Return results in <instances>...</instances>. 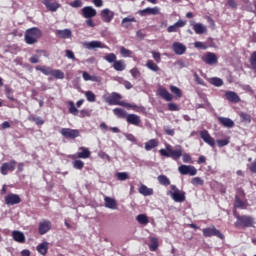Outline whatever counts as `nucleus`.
Returning <instances> with one entry per match:
<instances>
[{"instance_id": "33", "label": "nucleus", "mask_w": 256, "mask_h": 256, "mask_svg": "<svg viewBox=\"0 0 256 256\" xmlns=\"http://www.w3.org/2000/svg\"><path fill=\"white\" fill-rule=\"evenodd\" d=\"M82 77L84 81H94L95 83H99V77L98 76H91L89 72L83 71Z\"/></svg>"}, {"instance_id": "55", "label": "nucleus", "mask_w": 256, "mask_h": 256, "mask_svg": "<svg viewBox=\"0 0 256 256\" xmlns=\"http://www.w3.org/2000/svg\"><path fill=\"white\" fill-rule=\"evenodd\" d=\"M130 73H131L133 79H139L141 77V72L137 68H132L130 70Z\"/></svg>"}, {"instance_id": "7", "label": "nucleus", "mask_w": 256, "mask_h": 256, "mask_svg": "<svg viewBox=\"0 0 256 256\" xmlns=\"http://www.w3.org/2000/svg\"><path fill=\"white\" fill-rule=\"evenodd\" d=\"M53 227V224L50 220L42 219L38 224V232L39 235H46V233H49Z\"/></svg>"}, {"instance_id": "53", "label": "nucleus", "mask_w": 256, "mask_h": 256, "mask_svg": "<svg viewBox=\"0 0 256 256\" xmlns=\"http://www.w3.org/2000/svg\"><path fill=\"white\" fill-rule=\"evenodd\" d=\"M170 91L171 93H173L174 95H176V97H181V89H179L177 86L171 85L170 86Z\"/></svg>"}, {"instance_id": "38", "label": "nucleus", "mask_w": 256, "mask_h": 256, "mask_svg": "<svg viewBox=\"0 0 256 256\" xmlns=\"http://www.w3.org/2000/svg\"><path fill=\"white\" fill-rule=\"evenodd\" d=\"M86 49H101V42L99 41H91L85 43Z\"/></svg>"}, {"instance_id": "25", "label": "nucleus", "mask_w": 256, "mask_h": 256, "mask_svg": "<svg viewBox=\"0 0 256 256\" xmlns=\"http://www.w3.org/2000/svg\"><path fill=\"white\" fill-rule=\"evenodd\" d=\"M156 147H159V140L150 139L145 143L144 149L146 151H152V149H155Z\"/></svg>"}, {"instance_id": "1", "label": "nucleus", "mask_w": 256, "mask_h": 256, "mask_svg": "<svg viewBox=\"0 0 256 256\" xmlns=\"http://www.w3.org/2000/svg\"><path fill=\"white\" fill-rule=\"evenodd\" d=\"M159 154L161 157L171 158L173 161H179V159L182 157L183 163H193L191 154H183V148L181 146H178L176 150H173V146H171V144H167L166 149L162 148L159 150Z\"/></svg>"}, {"instance_id": "20", "label": "nucleus", "mask_w": 256, "mask_h": 256, "mask_svg": "<svg viewBox=\"0 0 256 256\" xmlns=\"http://www.w3.org/2000/svg\"><path fill=\"white\" fill-rule=\"evenodd\" d=\"M218 123L222 125V127H227L228 129L235 127V122H233V120H231L230 118L226 117H218Z\"/></svg>"}, {"instance_id": "57", "label": "nucleus", "mask_w": 256, "mask_h": 256, "mask_svg": "<svg viewBox=\"0 0 256 256\" xmlns=\"http://www.w3.org/2000/svg\"><path fill=\"white\" fill-rule=\"evenodd\" d=\"M151 55L156 63H161V54L157 51H152Z\"/></svg>"}, {"instance_id": "60", "label": "nucleus", "mask_w": 256, "mask_h": 256, "mask_svg": "<svg viewBox=\"0 0 256 256\" xmlns=\"http://www.w3.org/2000/svg\"><path fill=\"white\" fill-rule=\"evenodd\" d=\"M149 247H150V251H157V247H159V243L157 242V239L152 238V244Z\"/></svg>"}, {"instance_id": "11", "label": "nucleus", "mask_w": 256, "mask_h": 256, "mask_svg": "<svg viewBox=\"0 0 256 256\" xmlns=\"http://www.w3.org/2000/svg\"><path fill=\"white\" fill-rule=\"evenodd\" d=\"M178 171L181 175H191V177L197 175V168L195 166L181 165Z\"/></svg>"}, {"instance_id": "46", "label": "nucleus", "mask_w": 256, "mask_h": 256, "mask_svg": "<svg viewBox=\"0 0 256 256\" xmlns=\"http://www.w3.org/2000/svg\"><path fill=\"white\" fill-rule=\"evenodd\" d=\"M105 61H107V63H115V61H117V55H115V53H108L106 54V56L104 57Z\"/></svg>"}, {"instance_id": "36", "label": "nucleus", "mask_w": 256, "mask_h": 256, "mask_svg": "<svg viewBox=\"0 0 256 256\" xmlns=\"http://www.w3.org/2000/svg\"><path fill=\"white\" fill-rule=\"evenodd\" d=\"M158 183L163 185L164 187H168V185H171V180L166 175H159L157 177Z\"/></svg>"}, {"instance_id": "24", "label": "nucleus", "mask_w": 256, "mask_h": 256, "mask_svg": "<svg viewBox=\"0 0 256 256\" xmlns=\"http://www.w3.org/2000/svg\"><path fill=\"white\" fill-rule=\"evenodd\" d=\"M104 205L107 209H117V201L109 196L104 198Z\"/></svg>"}, {"instance_id": "47", "label": "nucleus", "mask_w": 256, "mask_h": 256, "mask_svg": "<svg viewBox=\"0 0 256 256\" xmlns=\"http://www.w3.org/2000/svg\"><path fill=\"white\" fill-rule=\"evenodd\" d=\"M72 165L74 169H78V171H81V169L85 167V162L82 160H74Z\"/></svg>"}, {"instance_id": "59", "label": "nucleus", "mask_w": 256, "mask_h": 256, "mask_svg": "<svg viewBox=\"0 0 256 256\" xmlns=\"http://www.w3.org/2000/svg\"><path fill=\"white\" fill-rule=\"evenodd\" d=\"M191 183H192V185H204L205 181H203V179H201V177H195L192 179Z\"/></svg>"}, {"instance_id": "14", "label": "nucleus", "mask_w": 256, "mask_h": 256, "mask_svg": "<svg viewBox=\"0 0 256 256\" xmlns=\"http://www.w3.org/2000/svg\"><path fill=\"white\" fill-rule=\"evenodd\" d=\"M80 152H77L76 155L72 156V159H89L91 157V151H89V148L80 147Z\"/></svg>"}, {"instance_id": "58", "label": "nucleus", "mask_w": 256, "mask_h": 256, "mask_svg": "<svg viewBox=\"0 0 256 256\" xmlns=\"http://www.w3.org/2000/svg\"><path fill=\"white\" fill-rule=\"evenodd\" d=\"M70 7H73L74 9H79V7H83V2L81 0H74L70 3Z\"/></svg>"}, {"instance_id": "30", "label": "nucleus", "mask_w": 256, "mask_h": 256, "mask_svg": "<svg viewBox=\"0 0 256 256\" xmlns=\"http://www.w3.org/2000/svg\"><path fill=\"white\" fill-rule=\"evenodd\" d=\"M146 67L147 69H149L150 71H153L154 73H159V71H161V68L159 67V65H157V63H155L153 60H147Z\"/></svg>"}, {"instance_id": "41", "label": "nucleus", "mask_w": 256, "mask_h": 256, "mask_svg": "<svg viewBox=\"0 0 256 256\" xmlns=\"http://www.w3.org/2000/svg\"><path fill=\"white\" fill-rule=\"evenodd\" d=\"M136 221L140 223V225H148L149 224V218L145 214H140L136 217Z\"/></svg>"}, {"instance_id": "37", "label": "nucleus", "mask_w": 256, "mask_h": 256, "mask_svg": "<svg viewBox=\"0 0 256 256\" xmlns=\"http://www.w3.org/2000/svg\"><path fill=\"white\" fill-rule=\"evenodd\" d=\"M28 121H31L32 123H35L36 125H44L45 120L41 117H37L35 115L28 116Z\"/></svg>"}, {"instance_id": "50", "label": "nucleus", "mask_w": 256, "mask_h": 256, "mask_svg": "<svg viewBox=\"0 0 256 256\" xmlns=\"http://www.w3.org/2000/svg\"><path fill=\"white\" fill-rule=\"evenodd\" d=\"M116 177L118 181H127V179H129V174H127V172H118Z\"/></svg>"}, {"instance_id": "44", "label": "nucleus", "mask_w": 256, "mask_h": 256, "mask_svg": "<svg viewBox=\"0 0 256 256\" xmlns=\"http://www.w3.org/2000/svg\"><path fill=\"white\" fill-rule=\"evenodd\" d=\"M52 77L55 79H65V73L63 71L57 69V70H52Z\"/></svg>"}, {"instance_id": "15", "label": "nucleus", "mask_w": 256, "mask_h": 256, "mask_svg": "<svg viewBox=\"0 0 256 256\" xmlns=\"http://www.w3.org/2000/svg\"><path fill=\"white\" fill-rule=\"evenodd\" d=\"M126 121L129 125H134L135 127L141 125V117L137 114H128L126 116Z\"/></svg>"}, {"instance_id": "31", "label": "nucleus", "mask_w": 256, "mask_h": 256, "mask_svg": "<svg viewBox=\"0 0 256 256\" xmlns=\"http://www.w3.org/2000/svg\"><path fill=\"white\" fill-rule=\"evenodd\" d=\"M56 35L57 37H60V39H70L71 30L69 29L57 30Z\"/></svg>"}, {"instance_id": "62", "label": "nucleus", "mask_w": 256, "mask_h": 256, "mask_svg": "<svg viewBox=\"0 0 256 256\" xmlns=\"http://www.w3.org/2000/svg\"><path fill=\"white\" fill-rule=\"evenodd\" d=\"M227 5L230 9H237V1L235 0H227Z\"/></svg>"}, {"instance_id": "40", "label": "nucleus", "mask_w": 256, "mask_h": 256, "mask_svg": "<svg viewBox=\"0 0 256 256\" xmlns=\"http://www.w3.org/2000/svg\"><path fill=\"white\" fill-rule=\"evenodd\" d=\"M120 55L121 57L127 58V57H133V51L125 48L124 46L120 47Z\"/></svg>"}, {"instance_id": "64", "label": "nucleus", "mask_w": 256, "mask_h": 256, "mask_svg": "<svg viewBox=\"0 0 256 256\" xmlns=\"http://www.w3.org/2000/svg\"><path fill=\"white\" fill-rule=\"evenodd\" d=\"M169 111H179V107L175 103L168 104Z\"/></svg>"}, {"instance_id": "49", "label": "nucleus", "mask_w": 256, "mask_h": 256, "mask_svg": "<svg viewBox=\"0 0 256 256\" xmlns=\"http://www.w3.org/2000/svg\"><path fill=\"white\" fill-rule=\"evenodd\" d=\"M240 118L243 123H251V114L242 112L240 113Z\"/></svg>"}, {"instance_id": "9", "label": "nucleus", "mask_w": 256, "mask_h": 256, "mask_svg": "<svg viewBox=\"0 0 256 256\" xmlns=\"http://www.w3.org/2000/svg\"><path fill=\"white\" fill-rule=\"evenodd\" d=\"M60 133L66 139H77L80 135L79 130L71 128H62Z\"/></svg>"}, {"instance_id": "16", "label": "nucleus", "mask_w": 256, "mask_h": 256, "mask_svg": "<svg viewBox=\"0 0 256 256\" xmlns=\"http://www.w3.org/2000/svg\"><path fill=\"white\" fill-rule=\"evenodd\" d=\"M186 25H187V21L178 20L176 23H174L173 25H171L167 28V32L168 33H177V31L179 29H181V27H185Z\"/></svg>"}, {"instance_id": "56", "label": "nucleus", "mask_w": 256, "mask_h": 256, "mask_svg": "<svg viewBox=\"0 0 256 256\" xmlns=\"http://www.w3.org/2000/svg\"><path fill=\"white\" fill-rule=\"evenodd\" d=\"M235 197L238 199H245V190H243V188H237Z\"/></svg>"}, {"instance_id": "17", "label": "nucleus", "mask_w": 256, "mask_h": 256, "mask_svg": "<svg viewBox=\"0 0 256 256\" xmlns=\"http://www.w3.org/2000/svg\"><path fill=\"white\" fill-rule=\"evenodd\" d=\"M203 61L206 65H216V63H218L217 55L213 52H208L203 57Z\"/></svg>"}, {"instance_id": "18", "label": "nucleus", "mask_w": 256, "mask_h": 256, "mask_svg": "<svg viewBox=\"0 0 256 256\" xmlns=\"http://www.w3.org/2000/svg\"><path fill=\"white\" fill-rule=\"evenodd\" d=\"M190 25H192L193 31L196 33V35H204V33H207V26L203 25L202 23L191 22Z\"/></svg>"}, {"instance_id": "4", "label": "nucleus", "mask_w": 256, "mask_h": 256, "mask_svg": "<svg viewBox=\"0 0 256 256\" xmlns=\"http://www.w3.org/2000/svg\"><path fill=\"white\" fill-rule=\"evenodd\" d=\"M170 191L168 192V195H170L171 199L175 201V203H183L186 199V193L183 190H179L176 185L170 186Z\"/></svg>"}, {"instance_id": "54", "label": "nucleus", "mask_w": 256, "mask_h": 256, "mask_svg": "<svg viewBox=\"0 0 256 256\" xmlns=\"http://www.w3.org/2000/svg\"><path fill=\"white\" fill-rule=\"evenodd\" d=\"M148 13H149V15H160L161 9H159V7H157V6H155L153 8L148 7Z\"/></svg>"}, {"instance_id": "21", "label": "nucleus", "mask_w": 256, "mask_h": 256, "mask_svg": "<svg viewBox=\"0 0 256 256\" xmlns=\"http://www.w3.org/2000/svg\"><path fill=\"white\" fill-rule=\"evenodd\" d=\"M225 97L227 101H230V103H239L241 101V98L239 97V95L234 91H227L225 93Z\"/></svg>"}, {"instance_id": "63", "label": "nucleus", "mask_w": 256, "mask_h": 256, "mask_svg": "<svg viewBox=\"0 0 256 256\" xmlns=\"http://www.w3.org/2000/svg\"><path fill=\"white\" fill-rule=\"evenodd\" d=\"M138 15H140V17H147V15H149V8L139 10Z\"/></svg>"}, {"instance_id": "19", "label": "nucleus", "mask_w": 256, "mask_h": 256, "mask_svg": "<svg viewBox=\"0 0 256 256\" xmlns=\"http://www.w3.org/2000/svg\"><path fill=\"white\" fill-rule=\"evenodd\" d=\"M100 15L104 23H111L113 21L114 14L107 8L102 10Z\"/></svg>"}, {"instance_id": "43", "label": "nucleus", "mask_w": 256, "mask_h": 256, "mask_svg": "<svg viewBox=\"0 0 256 256\" xmlns=\"http://www.w3.org/2000/svg\"><path fill=\"white\" fill-rule=\"evenodd\" d=\"M209 83L211 85H214V87H221V86H223V79L213 77V78H210Z\"/></svg>"}, {"instance_id": "23", "label": "nucleus", "mask_w": 256, "mask_h": 256, "mask_svg": "<svg viewBox=\"0 0 256 256\" xmlns=\"http://www.w3.org/2000/svg\"><path fill=\"white\" fill-rule=\"evenodd\" d=\"M138 192L140 193V195H143L144 197H149L154 193L153 188H149L145 184H142L139 187Z\"/></svg>"}, {"instance_id": "51", "label": "nucleus", "mask_w": 256, "mask_h": 256, "mask_svg": "<svg viewBox=\"0 0 256 256\" xmlns=\"http://www.w3.org/2000/svg\"><path fill=\"white\" fill-rule=\"evenodd\" d=\"M230 139L229 137L226 138V139H220V140H217L216 143L218 145V147H227V145L230 143Z\"/></svg>"}, {"instance_id": "42", "label": "nucleus", "mask_w": 256, "mask_h": 256, "mask_svg": "<svg viewBox=\"0 0 256 256\" xmlns=\"http://www.w3.org/2000/svg\"><path fill=\"white\" fill-rule=\"evenodd\" d=\"M123 107H127L128 109H133V111H136L137 113H141V111H143V107L137 106L135 104L127 103V102H124Z\"/></svg>"}, {"instance_id": "29", "label": "nucleus", "mask_w": 256, "mask_h": 256, "mask_svg": "<svg viewBox=\"0 0 256 256\" xmlns=\"http://www.w3.org/2000/svg\"><path fill=\"white\" fill-rule=\"evenodd\" d=\"M158 93L160 95V97H162V99H165V101H173V95H171V93H169V91L165 88H160L158 90Z\"/></svg>"}, {"instance_id": "48", "label": "nucleus", "mask_w": 256, "mask_h": 256, "mask_svg": "<svg viewBox=\"0 0 256 256\" xmlns=\"http://www.w3.org/2000/svg\"><path fill=\"white\" fill-rule=\"evenodd\" d=\"M249 62L253 71H256V51L251 53Z\"/></svg>"}, {"instance_id": "2", "label": "nucleus", "mask_w": 256, "mask_h": 256, "mask_svg": "<svg viewBox=\"0 0 256 256\" xmlns=\"http://www.w3.org/2000/svg\"><path fill=\"white\" fill-rule=\"evenodd\" d=\"M43 37V32L37 27L29 28L25 31L24 41L27 45H35L39 43V39Z\"/></svg>"}, {"instance_id": "32", "label": "nucleus", "mask_w": 256, "mask_h": 256, "mask_svg": "<svg viewBox=\"0 0 256 256\" xmlns=\"http://www.w3.org/2000/svg\"><path fill=\"white\" fill-rule=\"evenodd\" d=\"M68 111H69L70 115H74L75 117H77V115H79V109H77V107H75L74 101H68Z\"/></svg>"}, {"instance_id": "13", "label": "nucleus", "mask_w": 256, "mask_h": 256, "mask_svg": "<svg viewBox=\"0 0 256 256\" xmlns=\"http://www.w3.org/2000/svg\"><path fill=\"white\" fill-rule=\"evenodd\" d=\"M6 205H19L21 203V197L18 194H8L5 197Z\"/></svg>"}, {"instance_id": "26", "label": "nucleus", "mask_w": 256, "mask_h": 256, "mask_svg": "<svg viewBox=\"0 0 256 256\" xmlns=\"http://www.w3.org/2000/svg\"><path fill=\"white\" fill-rule=\"evenodd\" d=\"M12 237L17 243H25V234L21 231L14 230L12 232Z\"/></svg>"}, {"instance_id": "28", "label": "nucleus", "mask_w": 256, "mask_h": 256, "mask_svg": "<svg viewBox=\"0 0 256 256\" xmlns=\"http://www.w3.org/2000/svg\"><path fill=\"white\" fill-rule=\"evenodd\" d=\"M112 67L115 71H125L127 64H125V60H116Z\"/></svg>"}, {"instance_id": "8", "label": "nucleus", "mask_w": 256, "mask_h": 256, "mask_svg": "<svg viewBox=\"0 0 256 256\" xmlns=\"http://www.w3.org/2000/svg\"><path fill=\"white\" fill-rule=\"evenodd\" d=\"M17 165V161L10 160L9 162H5L0 167V173L2 175H7L9 171L13 173L15 171V166Z\"/></svg>"}, {"instance_id": "22", "label": "nucleus", "mask_w": 256, "mask_h": 256, "mask_svg": "<svg viewBox=\"0 0 256 256\" xmlns=\"http://www.w3.org/2000/svg\"><path fill=\"white\" fill-rule=\"evenodd\" d=\"M172 47L176 55H183L187 51V47L179 42H175Z\"/></svg>"}, {"instance_id": "5", "label": "nucleus", "mask_w": 256, "mask_h": 256, "mask_svg": "<svg viewBox=\"0 0 256 256\" xmlns=\"http://www.w3.org/2000/svg\"><path fill=\"white\" fill-rule=\"evenodd\" d=\"M123 99V96L117 92H112L109 96L105 98V102L108 103V105H120L123 107L125 105V102L121 101Z\"/></svg>"}, {"instance_id": "34", "label": "nucleus", "mask_w": 256, "mask_h": 256, "mask_svg": "<svg viewBox=\"0 0 256 256\" xmlns=\"http://www.w3.org/2000/svg\"><path fill=\"white\" fill-rule=\"evenodd\" d=\"M113 113L118 119H127V112L121 108L113 109Z\"/></svg>"}, {"instance_id": "6", "label": "nucleus", "mask_w": 256, "mask_h": 256, "mask_svg": "<svg viewBox=\"0 0 256 256\" xmlns=\"http://www.w3.org/2000/svg\"><path fill=\"white\" fill-rule=\"evenodd\" d=\"M202 233L205 237H218V239H224L225 236L215 226L204 228Z\"/></svg>"}, {"instance_id": "10", "label": "nucleus", "mask_w": 256, "mask_h": 256, "mask_svg": "<svg viewBox=\"0 0 256 256\" xmlns=\"http://www.w3.org/2000/svg\"><path fill=\"white\" fill-rule=\"evenodd\" d=\"M81 15L84 19H93L97 17V10L93 6H86L81 9Z\"/></svg>"}, {"instance_id": "52", "label": "nucleus", "mask_w": 256, "mask_h": 256, "mask_svg": "<svg viewBox=\"0 0 256 256\" xmlns=\"http://www.w3.org/2000/svg\"><path fill=\"white\" fill-rule=\"evenodd\" d=\"M125 23H137V20L135 19V17L128 16L122 19V25L124 27H127Z\"/></svg>"}, {"instance_id": "61", "label": "nucleus", "mask_w": 256, "mask_h": 256, "mask_svg": "<svg viewBox=\"0 0 256 256\" xmlns=\"http://www.w3.org/2000/svg\"><path fill=\"white\" fill-rule=\"evenodd\" d=\"M194 77L198 85H202L203 87H205V81L201 77H199V74L195 73Z\"/></svg>"}, {"instance_id": "3", "label": "nucleus", "mask_w": 256, "mask_h": 256, "mask_svg": "<svg viewBox=\"0 0 256 256\" xmlns=\"http://www.w3.org/2000/svg\"><path fill=\"white\" fill-rule=\"evenodd\" d=\"M233 215L235 217V227H241L242 229H247L249 227H253L255 225V218L249 215H239L237 210L233 211Z\"/></svg>"}, {"instance_id": "12", "label": "nucleus", "mask_w": 256, "mask_h": 256, "mask_svg": "<svg viewBox=\"0 0 256 256\" xmlns=\"http://www.w3.org/2000/svg\"><path fill=\"white\" fill-rule=\"evenodd\" d=\"M200 138L204 141V143H207L210 147H215V138L211 137V134H209V131L202 130L199 132Z\"/></svg>"}, {"instance_id": "35", "label": "nucleus", "mask_w": 256, "mask_h": 256, "mask_svg": "<svg viewBox=\"0 0 256 256\" xmlns=\"http://www.w3.org/2000/svg\"><path fill=\"white\" fill-rule=\"evenodd\" d=\"M36 71H40L43 75H52L53 70L49 66H36Z\"/></svg>"}, {"instance_id": "27", "label": "nucleus", "mask_w": 256, "mask_h": 256, "mask_svg": "<svg viewBox=\"0 0 256 256\" xmlns=\"http://www.w3.org/2000/svg\"><path fill=\"white\" fill-rule=\"evenodd\" d=\"M36 251L40 253V255H47L49 251V242H42L36 247Z\"/></svg>"}, {"instance_id": "45", "label": "nucleus", "mask_w": 256, "mask_h": 256, "mask_svg": "<svg viewBox=\"0 0 256 256\" xmlns=\"http://www.w3.org/2000/svg\"><path fill=\"white\" fill-rule=\"evenodd\" d=\"M85 97H86L87 101H89L90 103H95V101L97 99V96H95V93H93L92 91H86Z\"/></svg>"}, {"instance_id": "39", "label": "nucleus", "mask_w": 256, "mask_h": 256, "mask_svg": "<svg viewBox=\"0 0 256 256\" xmlns=\"http://www.w3.org/2000/svg\"><path fill=\"white\" fill-rule=\"evenodd\" d=\"M234 208L235 209H244L245 208V201L242 198H238L237 196L234 198Z\"/></svg>"}]
</instances>
